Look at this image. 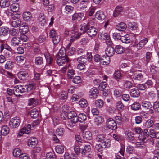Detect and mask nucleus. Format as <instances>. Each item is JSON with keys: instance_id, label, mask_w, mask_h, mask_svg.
<instances>
[{"instance_id": "obj_18", "label": "nucleus", "mask_w": 159, "mask_h": 159, "mask_svg": "<svg viewBox=\"0 0 159 159\" xmlns=\"http://www.w3.org/2000/svg\"><path fill=\"white\" fill-rule=\"evenodd\" d=\"M81 28L80 29V30L83 31V33H84L86 32H88V30L90 29V24L88 22L87 23H83L81 25Z\"/></svg>"}, {"instance_id": "obj_60", "label": "nucleus", "mask_w": 159, "mask_h": 159, "mask_svg": "<svg viewBox=\"0 0 159 159\" xmlns=\"http://www.w3.org/2000/svg\"><path fill=\"white\" fill-rule=\"evenodd\" d=\"M68 113L66 111H63L61 114V118L64 120H66L67 119H69Z\"/></svg>"}, {"instance_id": "obj_22", "label": "nucleus", "mask_w": 159, "mask_h": 159, "mask_svg": "<svg viewBox=\"0 0 159 159\" xmlns=\"http://www.w3.org/2000/svg\"><path fill=\"white\" fill-rule=\"evenodd\" d=\"M122 76V74L119 70L116 71L113 74V77L118 82L121 79Z\"/></svg>"}, {"instance_id": "obj_31", "label": "nucleus", "mask_w": 159, "mask_h": 159, "mask_svg": "<svg viewBox=\"0 0 159 159\" xmlns=\"http://www.w3.org/2000/svg\"><path fill=\"white\" fill-rule=\"evenodd\" d=\"M83 137L84 139L86 140H91L92 139V134L89 131H87L83 132Z\"/></svg>"}, {"instance_id": "obj_24", "label": "nucleus", "mask_w": 159, "mask_h": 159, "mask_svg": "<svg viewBox=\"0 0 159 159\" xmlns=\"http://www.w3.org/2000/svg\"><path fill=\"white\" fill-rule=\"evenodd\" d=\"M20 30H21L22 34H25L27 33L29 29L27 23H23L21 24H20Z\"/></svg>"}, {"instance_id": "obj_27", "label": "nucleus", "mask_w": 159, "mask_h": 159, "mask_svg": "<svg viewBox=\"0 0 159 159\" xmlns=\"http://www.w3.org/2000/svg\"><path fill=\"white\" fill-rule=\"evenodd\" d=\"M55 150L57 153L62 154L64 151V147L62 145H58L56 146Z\"/></svg>"}, {"instance_id": "obj_37", "label": "nucleus", "mask_w": 159, "mask_h": 159, "mask_svg": "<svg viewBox=\"0 0 159 159\" xmlns=\"http://www.w3.org/2000/svg\"><path fill=\"white\" fill-rule=\"evenodd\" d=\"M1 131L2 135L4 136L6 135L9 133V128L7 126L4 125L2 127Z\"/></svg>"}, {"instance_id": "obj_54", "label": "nucleus", "mask_w": 159, "mask_h": 159, "mask_svg": "<svg viewBox=\"0 0 159 159\" xmlns=\"http://www.w3.org/2000/svg\"><path fill=\"white\" fill-rule=\"evenodd\" d=\"M154 124L153 121L151 119L148 120L145 123V126L148 128L152 127Z\"/></svg>"}, {"instance_id": "obj_48", "label": "nucleus", "mask_w": 159, "mask_h": 159, "mask_svg": "<svg viewBox=\"0 0 159 159\" xmlns=\"http://www.w3.org/2000/svg\"><path fill=\"white\" fill-rule=\"evenodd\" d=\"M13 92L14 94L16 96L20 97V89H19V85H17L14 87Z\"/></svg>"}, {"instance_id": "obj_49", "label": "nucleus", "mask_w": 159, "mask_h": 159, "mask_svg": "<svg viewBox=\"0 0 159 159\" xmlns=\"http://www.w3.org/2000/svg\"><path fill=\"white\" fill-rule=\"evenodd\" d=\"M104 121V118L102 116H98L95 119V122L97 125L101 124Z\"/></svg>"}, {"instance_id": "obj_9", "label": "nucleus", "mask_w": 159, "mask_h": 159, "mask_svg": "<svg viewBox=\"0 0 159 159\" xmlns=\"http://www.w3.org/2000/svg\"><path fill=\"white\" fill-rule=\"evenodd\" d=\"M143 132V135L139 136V138L143 142H146L147 141V138L149 136V132L147 129H144Z\"/></svg>"}, {"instance_id": "obj_51", "label": "nucleus", "mask_w": 159, "mask_h": 159, "mask_svg": "<svg viewBox=\"0 0 159 159\" xmlns=\"http://www.w3.org/2000/svg\"><path fill=\"white\" fill-rule=\"evenodd\" d=\"M79 105L82 107H86L87 106V101L84 99H81L79 102Z\"/></svg>"}, {"instance_id": "obj_32", "label": "nucleus", "mask_w": 159, "mask_h": 159, "mask_svg": "<svg viewBox=\"0 0 159 159\" xmlns=\"http://www.w3.org/2000/svg\"><path fill=\"white\" fill-rule=\"evenodd\" d=\"M9 29L7 27L0 28V34L5 35L9 34Z\"/></svg>"}, {"instance_id": "obj_23", "label": "nucleus", "mask_w": 159, "mask_h": 159, "mask_svg": "<svg viewBox=\"0 0 159 159\" xmlns=\"http://www.w3.org/2000/svg\"><path fill=\"white\" fill-rule=\"evenodd\" d=\"M38 20L41 26H44L45 25L46 20L43 13H40L38 17Z\"/></svg>"}, {"instance_id": "obj_3", "label": "nucleus", "mask_w": 159, "mask_h": 159, "mask_svg": "<svg viewBox=\"0 0 159 159\" xmlns=\"http://www.w3.org/2000/svg\"><path fill=\"white\" fill-rule=\"evenodd\" d=\"M14 16L16 19H14L12 22V26L14 27H18L20 26V11L19 10L17 11H13Z\"/></svg>"}, {"instance_id": "obj_8", "label": "nucleus", "mask_w": 159, "mask_h": 159, "mask_svg": "<svg viewBox=\"0 0 159 159\" xmlns=\"http://www.w3.org/2000/svg\"><path fill=\"white\" fill-rule=\"evenodd\" d=\"M38 143V140L35 137H30L28 140V145L31 148H34Z\"/></svg>"}, {"instance_id": "obj_16", "label": "nucleus", "mask_w": 159, "mask_h": 159, "mask_svg": "<svg viewBox=\"0 0 159 159\" xmlns=\"http://www.w3.org/2000/svg\"><path fill=\"white\" fill-rule=\"evenodd\" d=\"M114 50V47L111 46H107L106 49V54H108L109 56H112L115 52Z\"/></svg>"}, {"instance_id": "obj_7", "label": "nucleus", "mask_w": 159, "mask_h": 159, "mask_svg": "<svg viewBox=\"0 0 159 159\" xmlns=\"http://www.w3.org/2000/svg\"><path fill=\"white\" fill-rule=\"evenodd\" d=\"M85 16L83 13H75L72 15V20L73 21L80 20L84 19Z\"/></svg>"}, {"instance_id": "obj_52", "label": "nucleus", "mask_w": 159, "mask_h": 159, "mask_svg": "<svg viewBox=\"0 0 159 159\" xmlns=\"http://www.w3.org/2000/svg\"><path fill=\"white\" fill-rule=\"evenodd\" d=\"M59 57H67L66 55V51L65 48H61L59 51Z\"/></svg>"}, {"instance_id": "obj_44", "label": "nucleus", "mask_w": 159, "mask_h": 159, "mask_svg": "<svg viewBox=\"0 0 159 159\" xmlns=\"http://www.w3.org/2000/svg\"><path fill=\"white\" fill-rule=\"evenodd\" d=\"M81 35V33H79L77 34H75L74 35L71 36L70 39V43L73 42L75 40L78 39Z\"/></svg>"}, {"instance_id": "obj_19", "label": "nucleus", "mask_w": 159, "mask_h": 159, "mask_svg": "<svg viewBox=\"0 0 159 159\" xmlns=\"http://www.w3.org/2000/svg\"><path fill=\"white\" fill-rule=\"evenodd\" d=\"M148 41V39L147 38H145L141 40L137 45L138 49H140L142 48L146 44Z\"/></svg>"}, {"instance_id": "obj_59", "label": "nucleus", "mask_w": 159, "mask_h": 159, "mask_svg": "<svg viewBox=\"0 0 159 159\" xmlns=\"http://www.w3.org/2000/svg\"><path fill=\"white\" fill-rule=\"evenodd\" d=\"M104 147L102 144H96L95 146V149L97 152H100L102 151Z\"/></svg>"}, {"instance_id": "obj_25", "label": "nucleus", "mask_w": 159, "mask_h": 159, "mask_svg": "<svg viewBox=\"0 0 159 159\" xmlns=\"http://www.w3.org/2000/svg\"><path fill=\"white\" fill-rule=\"evenodd\" d=\"M125 138L130 142L134 140L135 139L134 134L131 132H127L126 134Z\"/></svg>"}, {"instance_id": "obj_36", "label": "nucleus", "mask_w": 159, "mask_h": 159, "mask_svg": "<svg viewBox=\"0 0 159 159\" xmlns=\"http://www.w3.org/2000/svg\"><path fill=\"white\" fill-rule=\"evenodd\" d=\"M126 151L127 153L129 155L133 154L135 153V151L134 147L131 145L127 146Z\"/></svg>"}, {"instance_id": "obj_34", "label": "nucleus", "mask_w": 159, "mask_h": 159, "mask_svg": "<svg viewBox=\"0 0 159 159\" xmlns=\"http://www.w3.org/2000/svg\"><path fill=\"white\" fill-rule=\"evenodd\" d=\"M39 116V112L37 109L34 108L30 112V116L33 118H36Z\"/></svg>"}, {"instance_id": "obj_21", "label": "nucleus", "mask_w": 159, "mask_h": 159, "mask_svg": "<svg viewBox=\"0 0 159 159\" xmlns=\"http://www.w3.org/2000/svg\"><path fill=\"white\" fill-rule=\"evenodd\" d=\"M24 20L25 21H30L32 18L31 13L29 11L24 12L22 15Z\"/></svg>"}, {"instance_id": "obj_56", "label": "nucleus", "mask_w": 159, "mask_h": 159, "mask_svg": "<svg viewBox=\"0 0 159 159\" xmlns=\"http://www.w3.org/2000/svg\"><path fill=\"white\" fill-rule=\"evenodd\" d=\"M113 137L115 140L118 141L122 140L123 139V137L121 135L117 134H113Z\"/></svg>"}, {"instance_id": "obj_57", "label": "nucleus", "mask_w": 159, "mask_h": 159, "mask_svg": "<svg viewBox=\"0 0 159 159\" xmlns=\"http://www.w3.org/2000/svg\"><path fill=\"white\" fill-rule=\"evenodd\" d=\"M13 156L15 157L20 156V149L18 148L14 149L13 152Z\"/></svg>"}, {"instance_id": "obj_6", "label": "nucleus", "mask_w": 159, "mask_h": 159, "mask_svg": "<svg viewBox=\"0 0 159 159\" xmlns=\"http://www.w3.org/2000/svg\"><path fill=\"white\" fill-rule=\"evenodd\" d=\"M20 124V119L19 117H16L11 119L9 123L10 126L12 128L17 127Z\"/></svg>"}, {"instance_id": "obj_15", "label": "nucleus", "mask_w": 159, "mask_h": 159, "mask_svg": "<svg viewBox=\"0 0 159 159\" xmlns=\"http://www.w3.org/2000/svg\"><path fill=\"white\" fill-rule=\"evenodd\" d=\"M114 51L117 54H121L124 52L125 48L120 45H117L114 47Z\"/></svg>"}, {"instance_id": "obj_20", "label": "nucleus", "mask_w": 159, "mask_h": 159, "mask_svg": "<svg viewBox=\"0 0 159 159\" xmlns=\"http://www.w3.org/2000/svg\"><path fill=\"white\" fill-rule=\"evenodd\" d=\"M130 94L132 97H138L140 95L139 90L136 88H133L131 89L130 91Z\"/></svg>"}, {"instance_id": "obj_13", "label": "nucleus", "mask_w": 159, "mask_h": 159, "mask_svg": "<svg viewBox=\"0 0 159 159\" xmlns=\"http://www.w3.org/2000/svg\"><path fill=\"white\" fill-rule=\"evenodd\" d=\"M123 8L121 6H118L116 7L113 13V16L116 17L118 15L121 14L123 12Z\"/></svg>"}, {"instance_id": "obj_41", "label": "nucleus", "mask_w": 159, "mask_h": 159, "mask_svg": "<svg viewBox=\"0 0 159 159\" xmlns=\"http://www.w3.org/2000/svg\"><path fill=\"white\" fill-rule=\"evenodd\" d=\"M20 49V47H19L17 48L16 50V52H15V53L14 55V57H15V60L16 61V62H17V63H20V56H18L17 55V54H20V53L19 52H18L19 50Z\"/></svg>"}, {"instance_id": "obj_46", "label": "nucleus", "mask_w": 159, "mask_h": 159, "mask_svg": "<svg viewBox=\"0 0 159 159\" xmlns=\"http://www.w3.org/2000/svg\"><path fill=\"white\" fill-rule=\"evenodd\" d=\"M43 63V58L40 56L36 57L35 58V63L37 65H41Z\"/></svg>"}, {"instance_id": "obj_43", "label": "nucleus", "mask_w": 159, "mask_h": 159, "mask_svg": "<svg viewBox=\"0 0 159 159\" xmlns=\"http://www.w3.org/2000/svg\"><path fill=\"white\" fill-rule=\"evenodd\" d=\"M104 102L101 99H98L95 101V104L97 107L99 108H102L103 106Z\"/></svg>"}, {"instance_id": "obj_5", "label": "nucleus", "mask_w": 159, "mask_h": 159, "mask_svg": "<svg viewBox=\"0 0 159 159\" xmlns=\"http://www.w3.org/2000/svg\"><path fill=\"white\" fill-rule=\"evenodd\" d=\"M69 119H70L71 123L72 125L75 124L78 122L77 119V115L74 111H70L68 113Z\"/></svg>"}, {"instance_id": "obj_38", "label": "nucleus", "mask_w": 159, "mask_h": 159, "mask_svg": "<svg viewBox=\"0 0 159 159\" xmlns=\"http://www.w3.org/2000/svg\"><path fill=\"white\" fill-rule=\"evenodd\" d=\"M128 27L131 30H136L138 27L136 23L134 22H129L128 24Z\"/></svg>"}, {"instance_id": "obj_63", "label": "nucleus", "mask_w": 159, "mask_h": 159, "mask_svg": "<svg viewBox=\"0 0 159 159\" xmlns=\"http://www.w3.org/2000/svg\"><path fill=\"white\" fill-rule=\"evenodd\" d=\"M46 157L47 159H56V158L55 154L51 152L47 154Z\"/></svg>"}, {"instance_id": "obj_47", "label": "nucleus", "mask_w": 159, "mask_h": 159, "mask_svg": "<svg viewBox=\"0 0 159 159\" xmlns=\"http://www.w3.org/2000/svg\"><path fill=\"white\" fill-rule=\"evenodd\" d=\"M106 138L105 135L103 134H99L97 136L96 139L97 141L101 143L102 142H104V140Z\"/></svg>"}, {"instance_id": "obj_53", "label": "nucleus", "mask_w": 159, "mask_h": 159, "mask_svg": "<svg viewBox=\"0 0 159 159\" xmlns=\"http://www.w3.org/2000/svg\"><path fill=\"white\" fill-rule=\"evenodd\" d=\"M12 40L13 41L14 46H18L20 42V38L19 37L16 36L13 38Z\"/></svg>"}, {"instance_id": "obj_12", "label": "nucleus", "mask_w": 159, "mask_h": 159, "mask_svg": "<svg viewBox=\"0 0 159 159\" xmlns=\"http://www.w3.org/2000/svg\"><path fill=\"white\" fill-rule=\"evenodd\" d=\"M98 30L93 26H91L87 33L88 35L90 37H95L97 33Z\"/></svg>"}, {"instance_id": "obj_14", "label": "nucleus", "mask_w": 159, "mask_h": 159, "mask_svg": "<svg viewBox=\"0 0 159 159\" xmlns=\"http://www.w3.org/2000/svg\"><path fill=\"white\" fill-rule=\"evenodd\" d=\"M95 17L99 20H104L106 18V16L104 12L101 11H98L95 14Z\"/></svg>"}, {"instance_id": "obj_28", "label": "nucleus", "mask_w": 159, "mask_h": 159, "mask_svg": "<svg viewBox=\"0 0 159 159\" xmlns=\"http://www.w3.org/2000/svg\"><path fill=\"white\" fill-rule=\"evenodd\" d=\"M0 3L1 7L3 8L8 7L10 4L9 0H1Z\"/></svg>"}, {"instance_id": "obj_45", "label": "nucleus", "mask_w": 159, "mask_h": 159, "mask_svg": "<svg viewBox=\"0 0 159 159\" xmlns=\"http://www.w3.org/2000/svg\"><path fill=\"white\" fill-rule=\"evenodd\" d=\"M125 35L121 37L120 40L122 42L125 43H130V40L129 37Z\"/></svg>"}, {"instance_id": "obj_11", "label": "nucleus", "mask_w": 159, "mask_h": 159, "mask_svg": "<svg viewBox=\"0 0 159 159\" xmlns=\"http://www.w3.org/2000/svg\"><path fill=\"white\" fill-rule=\"evenodd\" d=\"M66 61L68 62L69 61V58L68 57H58L57 60V62L59 66H61L65 64L66 62Z\"/></svg>"}, {"instance_id": "obj_1", "label": "nucleus", "mask_w": 159, "mask_h": 159, "mask_svg": "<svg viewBox=\"0 0 159 159\" xmlns=\"http://www.w3.org/2000/svg\"><path fill=\"white\" fill-rule=\"evenodd\" d=\"M87 56H82L78 57L77 59V61L79 63L86 64L88 62L91 61L92 59V56L91 53L87 52Z\"/></svg>"}, {"instance_id": "obj_50", "label": "nucleus", "mask_w": 159, "mask_h": 159, "mask_svg": "<svg viewBox=\"0 0 159 159\" xmlns=\"http://www.w3.org/2000/svg\"><path fill=\"white\" fill-rule=\"evenodd\" d=\"M137 89L139 90H144L145 89H147V88H149V87H147V86L146 85V84H138L137 85Z\"/></svg>"}, {"instance_id": "obj_35", "label": "nucleus", "mask_w": 159, "mask_h": 159, "mask_svg": "<svg viewBox=\"0 0 159 159\" xmlns=\"http://www.w3.org/2000/svg\"><path fill=\"white\" fill-rule=\"evenodd\" d=\"M131 108L132 110L137 111L139 110L141 108V105L138 102H134L131 105Z\"/></svg>"}, {"instance_id": "obj_2", "label": "nucleus", "mask_w": 159, "mask_h": 159, "mask_svg": "<svg viewBox=\"0 0 159 159\" xmlns=\"http://www.w3.org/2000/svg\"><path fill=\"white\" fill-rule=\"evenodd\" d=\"M106 126L108 129L113 130H115L117 129L116 123L112 118H109L107 120Z\"/></svg>"}, {"instance_id": "obj_4", "label": "nucleus", "mask_w": 159, "mask_h": 159, "mask_svg": "<svg viewBox=\"0 0 159 159\" xmlns=\"http://www.w3.org/2000/svg\"><path fill=\"white\" fill-rule=\"evenodd\" d=\"M99 94V90L96 87H93L89 90V98L92 99L96 98Z\"/></svg>"}, {"instance_id": "obj_33", "label": "nucleus", "mask_w": 159, "mask_h": 159, "mask_svg": "<svg viewBox=\"0 0 159 159\" xmlns=\"http://www.w3.org/2000/svg\"><path fill=\"white\" fill-rule=\"evenodd\" d=\"M133 78L134 80L140 81L143 79V77L141 73H135L133 75Z\"/></svg>"}, {"instance_id": "obj_58", "label": "nucleus", "mask_w": 159, "mask_h": 159, "mask_svg": "<svg viewBox=\"0 0 159 159\" xmlns=\"http://www.w3.org/2000/svg\"><path fill=\"white\" fill-rule=\"evenodd\" d=\"M133 84L132 82L129 81H126L124 84V86L126 88L129 89L133 86Z\"/></svg>"}, {"instance_id": "obj_62", "label": "nucleus", "mask_w": 159, "mask_h": 159, "mask_svg": "<svg viewBox=\"0 0 159 159\" xmlns=\"http://www.w3.org/2000/svg\"><path fill=\"white\" fill-rule=\"evenodd\" d=\"M9 33L11 35H16L17 34H19L18 30L15 28H12L11 30H9Z\"/></svg>"}, {"instance_id": "obj_61", "label": "nucleus", "mask_w": 159, "mask_h": 159, "mask_svg": "<svg viewBox=\"0 0 159 159\" xmlns=\"http://www.w3.org/2000/svg\"><path fill=\"white\" fill-rule=\"evenodd\" d=\"M122 94V93L120 90L118 89H115L114 91V95L116 97H120Z\"/></svg>"}, {"instance_id": "obj_42", "label": "nucleus", "mask_w": 159, "mask_h": 159, "mask_svg": "<svg viewBox=\"0 0 159 159\" xmlns=\"http://www.w3.org/2000/svg\"><path fill=\"white\" fill-rule=\"evenodd\" d=\"M116 108L119 111H121L124 108V106L121 101H118L116 104Z\"/></svg>"}, {"instance_id": "obj_40", "label": "nucleus", "mask_w": 159, "mask_h": 159, "mask_svg": "<svg viewBox=\"0 0 159 159\" xmlns=\"http://www.w3.org/2000/svg\"><path fill=\"white\" fill-rule=\"evenodd\" d=\"M65 132V130L63 128L59 127L57 128L56 131V134L59 136H62Z\"/></svg>"}, {"instance_id": "obj_30", "label": "nucleus", "mask_w": 159, "mask_h": 159, "mask_svg": "<svg viewBox=\"0 0 159 159\" xmlns=\"http://www.w3.org/2000/svg\"><path fill=\"white\" fill-rule=\"evenodd\" d=\"M102 145L103 146L104 148H108L110 147L111 143V140L107 138L104 141V142H102L101 143Z\"/></svg>"}, {"instance_id": "obj_17", "label": "nucleus", "mask_w": 159, "mask_h": 159, "mask_svg": "<svg viewBox=\"0 0 159 159\" xmlns=\"http://www.w3.org/2000/svg\"><path fill=\"white\" fill-rule=\"evenodd\" d=\"M127 26L126 24L123 22L119 23L116 26V28L117 30L121 31H124L126 29Z\"/></svg>"}, {"instance_id": "obj_29", "label": "nucleus", "mask_w": 159, "mask_h": 159, "mask_svg": "<svg viewBox=\"0 0 159 159\" xmlns=\"http://www.w3.org/2000/svg\"><path fill=\"white\" fill-rule=\"evenodd\" d=\"M142 106L145 109H150L152 108L151 103L149 101H143L142 102Z\"/></svg>"}, {"instance_id": "obj_10", "label": "nucleus", "mask_w": 159, "mask_h": 159, "mask_svg": "<svg viewBox=\"0 0 159 159\" xmlns=\"http://www.w3.org/2000/svg\"><path fill=\"white\" fill-rule=\"evenodd\" d=\"M110 60L109 56L106 54L101 57L100 63L103 65H107L109 64Z\"/></svg>"}, {"instance_id": "obj_39", "label": "nucleus", "mask_w": 159, "mask_h": 159, "mask_svg": "<svg viewBox=\"0 0 159 159\" xmlns=\"http://www.w3.org/2000/svg\"><path fill=\"white\" fill-rule=\"evenodd\" d=\"M28 77V75L27 72L25 71H20V80H22L23 81H24Z\"/></svg>"}, {"instance_id": "obj_55", "label": "nucleus", "mask_w": 159, "mask_h": 159, "mask_svg": "<svg viewBox=\"0 0 159 159\" xmlns=\"http://www.w3.org/2000/svg\"><path fill=\"white\" fill-rule=\"evenodd\" d=\"M82 79L80 76H75L72 79V82L76 84H78L81 83Z\"/></svg>"}, {"instance_id": "obj_64", "label": "nucleus", "mask_w": 159, "mask_h": 159, "mask_svg": "<svg viewBox=\"0 0 159 159\" xmlns=\"http://www.w3.org/2000/svg\"><path fill=\"white\" fill-rule=\"evenodd\" d=\"M153 107L155 112H159V103L158 102H155L153 106Z\"/></svg>"}, {"instance_id": "obj_26", "label": "nucleus", "mask_w": 159, "mask_h": 159, "mask_svg": "<svg viewBox=\"0 0 159 159\" xmlns=\"http://www.w3.org/2000/svg\"><path fill=\"white\" fill-rule=\"evenodd\" d=\"M87 119V116L85 114L83 113H80L77 116V120H78V121L81 123H83Z\"/></svg>"}]
</instances>
